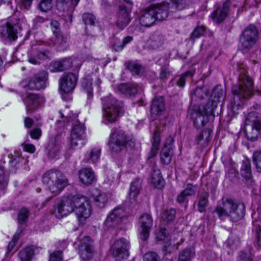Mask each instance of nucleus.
I'll return each instance as SVG.
<instances>
[{"label":"nucleus","instance_id":"338daca9","mask_svg":"<svg viewBox=\"0 0 261 261\" xmlns=\"http://www.w3.org/2000/svg\"><path fill=\"white\" fill-rule=\"evenodd\" d=\"M42 131L39 128H35L30 131L31 137L34 139H38L41 136Z\"/></svg>","mask_w":261,"mask_h":261},{"label":"nucleus","instance_id":"a19ab883","mask_svg":"<svg viewBox=\"0 0 261 261\" xmlns=\"http://www.w3.org/2000/svg\"><path fill=\"white\" fill-rule=\"evenodd\" d=\"M224 93L223 89L220 86H217L213 89L210 98L218 103L223 98Z\"/></svg>","mask_w":261,"mask_h":261},{"label":"nucleus","instance_id":"5701e85b","mask_svg":"<svg viewBox=\"0 0 261 261\" xmlns=\"http://www.w3.org/2000/svg\"><path fill=\"white\" fill-rule=\"evenodd\" d=\"M101 83V80L95 75L92 76L88 75L84 77L82 81V86L86 90L89 97L92 96L93 84L96 87L97 91L100 90V85Z\"/></svg>","mask_w":261,"mask_h":261},{"label":"nucleus","instance_id":"e2e57ef3","mask_svg":"<svg viewBox=\"0 0 261 261\" xmlns=\"http://www.w3.org/2000/svg\"><path fill=\"white\" fill-rule=\"evenodd\" d=\"M204 28L202 27H198L195 28L191 35L192 39L198 38L204 34Z\"/></svg>","mask_w":261,"mask_h":261},{"label":"nucleus","instance_id":"412c9836","mask_svg":"<svg viewBox=\"0 0 261 261\" xmlns=\"http://www.w3.org/2000/svg\"><path fill=\"white\" fill-rule=\"evenodd\" d=\"M169 4L165 2L149 6L151 7L156 21H162L168 17L169 13Z\"/></svg>","mask_w":261,"mask_h":261},{"label":"nucleus","instance_id":"ea45409f","mask_svg":"<svg viewBox=\"0 0 261 261\" xmlns=\"http://www.w3.org/2000/svg\"><path fill=\"white\" fill-rule=\"evenodd\" d=\"M101 149L99 148H93L90 152L86 155V158L88 162L95 163L97 162L100 158Z\"/></svg>","mask_w":261,"mask_h":261},{"label":"nucleus","instance_id":"ddd939ff","mask_svg":"<svg viewBox=\"0 0 261 261\" xmlns=\"http://www.w3.org/2000/svg\"><path fill=\"white\" fill-rule=\"evenodd\" d=\"M77 76L72 73L64 74L59 82L60 89L65 93L71 92L76 85Z\"/></svg>","mask_w":261,"mask_h":261},{"label":"nucleus","instance_id":"e433bc0d","mask_svg":"<svg viewBox=\"0 0 261 261\" xmlns=\"http://www.w3.org/2000/svg\"><path fill=\"white\" fill-rule=\"evenodd\" d=\"M118 89L122 93L129 96L136 94L138 91L136 86L127 84L119 85Z\"/></svg>","mask_w":261,"mask_h":261},{"label":"nucleus","instance_id":"4d7b16f0","mask_svg":"<svg viewBox=\"0 0 261 261\" xmlns=\"http://www.w3.org/2000/svg\"><path fill=\"white\" fill-rule=\"evenodd\" d=\"M143 261H161L159 255L155 252H150L144 256Z\"/></svg>","mask_w":261,"mask_h":261},{"label":"nucleus","instance_id":"6e6d98bb","mask_svg":"<svg viewBox=\"0 0 261 261\" xmlns=\"http://www.w3.org/2000/svg\"><path fill=\"white\" fill-rule=\"evenodd\" d=\"M83 21L86 25H93L95 23V18L93 15L90 13H85L82 16Z\"/></svg>","mask_w":261,"mask_h":261},{"label":"nucleus","instance_id":"0e129e2a","mask_svg":"<svg viewBox=\"0 0 261 261\" xmlns=\"http://www.w3.org/2000/svg\"><path fill=\"white\" fill-rule=\"evenodd\" d=\"M50 26L53 33L55 35L60 34V24L57 20H51L50 22Z\"/></svg>","mask_w":261,"mask_h":261},{"label":"nucleus","instance_id":"f257e3e1","mask_svg":"<svg viewBox=\"0 0 261 261\" xmlns=\"http://www.w3.org/2000/svg\"><path fill=\"white\" fill-rule=\"evenodd\" d=\"M222 203L223 206H217L213 211L220 219L224 220L228 218L232 222H237L244 216L245 208L243 204L238 203L231 199L223 200Z\"/></svg>","mask_w":261,"mask_h":261},{"label":"nucleus","instance_id":"b1692460","mask_svg":"<svg viewBox=\"0 0 261 261\" xmlns=\"http://www.w3.org/2000/svg\"><path fill=\"white\" fill-rule=\"evenodd\" d=\"M230 2L226 1L222 6L218 7L212 14L211 17L214 21L219 23L227 16L229 10Z\"/></svg>","mask_w":261,"mask_h":261},{"label":"nucleus","instance_id":"72a5a7b5","mask_svg":"<svg viewBox=\"0 0 261 261\" xmlns=\"http://www.w3.org/2000/svg\"><path fill=\"white\" fill-rule=\"evenodd\" d=\"M212 129L210 128L203 130L196 139V142L201 147H205L208 145L210 140V137L212 133Z\"/></svg>","mask_w":261,"mask_h":261},{"label":"nucleus","instance_id":"de8ad7c7","mask_svg":"<svg viewBox=\"0 0 261 261\" xmlns=\"http://www.w3.org/2000/svg\"><path fill=\"white\" fill-rule=\"evenodd\" d=\"M114 244L117 246V248L119 247L120 249L129 251L130 248V243L126 239L120 238L115 241Z\"/></svg>","mask_w":261,"mask_h":261},{"label":"nucleus","instance_id":"39448f33","mask_svg":"<svg viewBox=\"0 0 261 261\" xmlns=\"http://www.w3.org/2000/svg\"><path fill=\"white\" fill-rule=\"evenodd\" d=\"M134 145L132 138L125 132L114 129L111 134L109 146L111 152L116 154L124 149L127 145Z\"/></svg>","mask_w":261,"mask_h":261},{"label":"nucleus","instance_id":"20e7f679","mask_svg":"<svg viewBox=\"0 0 261 261\" xmlns=\"http://www.w3.org/2000/svg\"><path fill=\"white\" fill-rule=\"evenodd\" d=\"M103 121L105 124L117 121L121 103L111 95L102 99Z\"/></svg>","mask_w":261,"mask_h":261},{"label":"nucleus","instance_id":"37998d69","mask_svg":"<svg viewBox=\"0 0 261 261\" xmlns=\"http://www.w3.org/2000/svg\"><path fill=\"white\" fill-rule=\"evenodd\" d=\"M34 250L31 247H27L19 252V256L21 261H30L32 258Z\"/></svg>","mask_w":261,"mask_h":261},{"label":"nucleus","instance_id":"c03bdc74","mask_svg":"<svg viewBox=\"0 0 261 261\" xmlns=\"http://www.w3.org/2000/svg\"><path fill=\"white\" fill-rule=\"evenodd\" d=\"M172 150L167 148H163L160 153L161 161L164 164H169L172 159Z\"/></svg>","mask_w":261,"mask_h":261},{"label":"nucleus","instance_id":"680f3d73","mask_svg":"<svg viewBox=\"0 0 261 261\" xmlns=\"http://www.w3.org/2000/svg\"><path fill=\"white\" fill-rule=\"evenodd\" d=\"M19 234L18 233L15 234L14 236L12 241L9 242L8 245L7 251L6 252L7 256H8L9 254L11 252V250H13V249L15 246L16 242L19 239Z\"/></svg>","mask_w":261,"mask_h":261},{"label":"nucleus","instance_id":"49530a36","mask_svg":"<svg viewBox=\"0 0 261 261\" xmlns=\"http://www.w3.org/2000/svg\"><path fill=\"white\" fill-rule=\"evenodd\" d=\"M194 255V252L192 249H185L179 253L177 261H190Z\"/></svg>","mask_w":261,"mask_h":261},{"label":"nucleus","instance_id":"2eb2a0df","mask_svg":"<svg viewBox=\"0 0 261 261\" xmlns=\"http://www.w3.org/2000/svg\"><path fill=\"white\" fill-rule=\"evenodd\" d=\"M125 217L124 209L121 207H117L108 215L105 225L108 227H114L119 224Z\"/></svg>","mask_w":261,"mask_h":261},{"label":"nucleus","instance_id":"cd10ccee","mask_svg":"<svg viewBox=\"0 0 261 261\" xmlns=\"http://www.w3.org/2000/svg\"><path fill=\"white\" fill-rule=\"evenodd\" d=\"M241 173L247 185H251L253 181L252 178L251 163L249 160H245L243 161Z\"/></svg>","mask_w":261,"mask_h":261},{"label":"nucleus","instance_id":"8fccbe9b","mask_svg":"<svg viewBox=\"0 0 261 261\" xmlns=\"http://www.w3.org/2000/svg\"><path fill=\"white\" fill-rule=\"evenodd\" d=\"M253 162L258 172H261V151H256L253 154Z\"/></svg>","mask_w":261,"mask_h":261},{"label":"nucleus","instance_id":"603ef678","mask_svg":"<svg viewBox=\"0 0 261 261\" xmlns=\"http://www.w3.org/2000/svg\"><path fill=\"white\" fill-rule=\"evenodd\" d=\"M175 211L173 209L165 211L162 214V218L163 220L167 222L172 221L175 218Z\"/></svg>","mask_w":261,"mask_h":261},{"label":"nucleus","instance_id":"4be33fe9","mask_svg":"<svg viewBox=\"0 0 261 261\" xmlns=\"http://www.w3.org/2000/svg\"><path fill=\"white\" fill-rule=\"evenodd\" d=\"M130 10L125 6H121L116 14V24L120 29H123L130 21L129 15Z\"/></svg>","mask_w":261,"mask_h":261},{"label":"nucleus","instance_id":"9b49d317","mask_svg":"<svg viewBox=\"0 0 261 261\" xmlns=\"http://www.w3.org/2000/svg\"><path fill=\"white\" fill-rule=\"evenodd\" d=\"M46 80V72L42 71L34 75L30 80H22L20 85L26 89L39 90L45 88Z\"/></svg>","mask_w":261,"mask_h":261},{"label":"nucleus","instance_id":"c9c22d12","mask_svg":"<svg viewBox=\"0 0 261 261\" xmlns=\"http://www.w3.org/2000/svg\"><path fill=\"white\" fill-rule=\"evenodd\" d=\"M125 66L133 74L139 75L143 71L142 65L136 61H129L125 63Z\"/></svg>","mask_w":261,"mask_h":261},{"label":"nucleus","instance_id":"c85d7f7f","mask_svg":"<svg viewBox=\"0 0 261 261\" xmlns=\"http://www.w3.org/2000/svg\"><path fill=\"white\" fill-rule=\"evenodd\" d=\"M151 182L157 188L161 189L164 186V180L163 178L160 170L157 168L154 163L151 168Z\"/></svg>","mask_w":261,"mask_h":261},{"label":"nucleus","instance_id":"a211bd4d","mask_svg":"<svg viewBox=\"0 0 261 261\" xmlns=\"http://www.w3.org/2000/svg\"><path fill=\"white\" fill-rule=\"evenodd\" d=\"M139 224L141 228L140 238L141 240L145 241L149 237L150 229L153 224L152 217L148 214H143L140 217Z\"/></svg>","mask_w":261,"mask_h":261},{"label":"nucleus","instance_id":"bb28decb","mask_svg":"<svg viewBox=\"0 0 261 261\" xmlns=\"http://www.w3.org/2000/svg\"><path fill=\"white\" fill-rule=\"evenodd\" d=\"M79 176L81 182L89 186L95 179V174L91 168H83L79 171Z\"/></svg>","mask_w":261,"mask_h":261},{"label":"nucleus","instance_id":"09e8293b","mask_svg":"<svg viewBox=\"0 0 261 261\" xmlns=\"http://www.w3.org/2000/svg\"><path fill=\"white\" fill-rule=\"evenodd\" d=\"M252 217L253 226H260V224H261V208H258L256 211L254 212L252 214Z\"/></svg>","mask_w":261,"mask_h":261},{"label":"nucleus","instance_id":"69168bd1","mask_svg":"<svg viewBox=\"0 0 261 261\" xmlns=\"http://www.w3.org/2000/svg\"><path fill=\"white\" fill-rule=\"evenodd\" d=\"M8 181V176L6 174L4 168L0 167V185H7Z\"/></svg>","mask_w":261,"mask_h":261},{"label":"nucleus","instance_id":"13d9d810","mask_svg":"<svg viewBox=\"0 0 261 261\" xmlns=\"http://www.w3.org/2000/svg\"><path fill=\"white\" fill-rule=\"evenodd\" d=\"M62 251L58 250L50 253L49 261H62Z\"/></svg>","mask_w":261,"mask_h":261},{"label":"nucleus","instance_id":"58836bf2","mask_svg":"<svg viewBox=\"0 0 261 261\" xmlns=\"http://www.w3.org/2000/svg\"><path fill=\"white\" fill-rule=\"evenodd\" d=\"M141 189V181L139 179H135L131 183L129 190V197L135 200L136 197L139 194Z\"/></svg>","mask_w":261,"mask_h":261},{"label":"nucleus","instance_id":"4468645a","mask_svg":"<svg viewBox=\"0 0 261 261\" xmlns=\"http://www.w3.org/2000/svg\"><path fill=\"white\" fill-rule=\"evenodd\" d=\"M18 29H20L18 25L7 22L0 25V37L4 39L14 41L17 38Z\"/></svg>","mask_w":261,"mask_h":261},{"label":"nucleus","instance_id":"aec40b11","mask_svg":"<svg viewBox=\"0 0 261 261\" xmlns=\"http://www.w3.org/2000/svg\"><path fill=\"white\" fill-rule=\"evenodd\" d=\"M140 24L144 27L152 26L156 21L152 12L151 7L148 6L140 11L139 17Z\"/></svg>","mask_w":261,"mask_h":261},{"label":"nucleus","instance_id":"bf43d9fd","mask_svg":"<svg viewBox=\"0 0 261 261\" xmlns=\"http://www.w3.org/2000/svg\"><path fill=\"white\" fill-rule=\"evenodd\" d=\"M196 189L197 186L189 184L182 191L187 196H189L194 195L196 193Z\"/></svg>","mask_w":261,"mask_h":261},{"label":"nucleus","instance_id":"f3484780","mask_svg":"<svg viewBox=\"0 0 261 261\" xmlns=\"http://www.w3.org/2000/svg\"><path fill=\"white\" fill-rule=\"evenodd\" d=\"M190 116L197 129L203 127L208 122V116L206 115L199 107H194L190 112Z\"/></svg>","mask_w":261,"mask_h":261},{"label":"nucleus","instance_id":"2f4dec72","mask_svg":"<svg viewBox=\"0 0 261 261\" xmlns=\"http://www.w3.org/2000/svg\"><path fill=\"white\" fill-rule=\"evenodd\" d=\"M110 253L116 260L121 261L127 259L129 255V251L120 249L115 244H113L110 248Z\"/></svg>","mask_w":261,"mask_h":261},{"label":"nucleus","instance_id":"6e6552de","mask_svg":"<svg viewBox=\"0 0 261 261\" xmlns=\"http://www.w3.org/2000/svg\"><path fill=\"white\" fill-rule=\"evenodd\" d=\"M258 30L253 24H250L242 32L240 37V48L243 51L250 49L256 42Z\"/></svg>","mask_w":261,"mask_h":261},{"label":"nucleus","instance_id":"a878e982","mask_svg":"<svg viewBox=\"0 0 261 261\" xmlns=\"http://www.w3.org/2000/svg\"><path fill=\"white\" fill-rule=\"evenodd\" d=\"M164 41L162 35L159 32H154L151 35L147 42V47L150 49H158L162 46Z\"/></svg>","mask_w":261,"mask_h":261},{"label":"nucleus","instance_id":"f03ea898","mask_svg":"<svg viewBox=\"0 0 261 261\" xmlns=\"http://www.w3.org/2000/svg\"><path fill=\"white\" fill-rule=\"evenodd\" d=\"M42 182L55 195L59 194L68 185V179L61 171L50 170L42 176Z\"/></svg>","mask_w":261,"mask_h":261},{"label":"nucleus","instance_id":"7c9ffc66","mask_svg":"<svg viewBox=\"0 0 261 261\" xmlns=\"http://www.w3.org/2000/svg\"><path fill=\"white\" fill-rule=\"evenodd\" d=\"M55 45L57 49L59 51L65 50L68 47L69 37L68 35H64L59 34L55 35Z\"/></svg>","mask_w":261,"mask_h":261},{"label":"nucleus","instance_id":"a18cd8bd","mask_svg":"<svg viewBox=\"0 0 261 261\" xmlns=\"http://www.w3.org/2000/svg\"><path fill=\"white\" fill-rule=\"evenodd\" d=\"M209 194L207 192H204L202 193L199 197L198 210L200 212L204 211L205 207L207 205L208 202V198Z\"/></svg>","mask_w":261,"mask_h":261},{"label":"nucleus","instance_id":"052dcab7","mask_svg":"<svg viewBox=\"0 0 261 261\" xmlns=\"http://www.w3.org/2000/svg\"><path fill=\"white\" fill-rule=\"evenodd\" d=\"M49 69L52 72H61L63 71L60 61L51 62L49 66Z\"/></svg>","mask_w":261,"mask_h":261},{"label":"nucleus","instance_id":"0eeeda50","mask_svg":"<svg viewBox=\"0 0 261 261\" xmlns=\"http://www.w3.org/2000/svg\"><path fill=\"white\" fill-rule=\"evenodd\" d=\"M74 211L79 222L84 223L91 213L90 201L84 196H74Z\"/></svg>","mask_w":261,"mask_h":261},{"label":"nucleus","instance_id":"393cba45","mask_svg":"<svg viewBox=\"0 0 261 261\" xmlns=\"http://www.w3.org/2000/svg\"><path fill=\"white\" fill-rule=\"evenodd\" d=\"M165 110L164 99L162 96H158L152 100L150 112L152 116L160 115Z\"/></svg>","mask_w":261,"mask_h":261},{"label":"nucleus","instance_id":"473e14b6","mask_svg":"<svg viewBox=\"0 0 261 261\" xmlns=\"http://www.w3.org/2000/svg\"><path fill=\"white\" fill-rule=\"evenodd\" d=\"M48 53L45 51L34 50L29 58V62L33 64L40 63V61L45 60L48 58Z\"/></svg>","mask_w":261,"mask_h":261},{"label":"nucleus","instance_id":"5fc2aeb1","mask_svg":"<svg viewBox=\"0 0 261 261\" xmlns=\"http://www.w3.org/2000/svg\"><path fill=\"white\" fill-rule=\"evenodd\" d=\"M29 212L28 209L22 208L19 212L18 216V221L19 223L23 224L25 222L29 217Z\"/></svg>","mask_w":261,"mask_h":261},{"label":"nucleus","instance_id":"423d86ee","mask_svg":"<svg viewBox=\"0 0 261 261\" xmlns=\"http://www.w3.org/2000/svg\"><path fill=\"white\" fill-rule=\"evenodd\" d=\"M244 129L248 140L251 141L257 140L261 130V123L259 118L255 113H250L246 118Z\"/></svg>","mask_w":261,"mask_h":261},{"label":"nucleus","instance_id":"7ed1b4c3","mask_svg":"<svg viewBox=\"0 0 261 261\" xmlns=\"http://www.w3.org/2000/svg\"><path fill=\"white\" fill-rule=\"evenodd\" d=\"M253 83L250 77L241 74L239 76V84L232 89L234 95L232 103L234 106H240L244 99L250 98L253 94Z\"/></svg>","mask_w":261,"mask_h":261},{"label":"nucleus","instance_id":"9d476101","mask_svg":"<svg viewBox=\"0 0 261 261\" xmlns=\"http://www.w3.org/2000/svg\"><path fill=\"white\" fill-rule=\"evenodd\" d=\"M74 196L58 200L54 205V213L58 218H62L74 211Z\"/></svg>","mask_w":261,"mask_h":261},{"label":"nucleus","instance_id":"3c124183","mask_svg":"<svg viewBox=\"0 0 261 261\" xmlns=\"http://www.w3.org/2000/svg\"><path fill=\"white\" fill-rule=\"evenodd\" d=\"M172 5L175 7L176 10L180 11L188 8L190 3L187 0H177L174 2Z\"/></svg>","mask_w":261,"mask_h":261},{"label":"nucleus","instance_id":"774afa93","mask_svg":"<svg viewBox=\"0 0 261 261\" xmlns=\"http://www.w3.org/2000/svg\"><path fill=\"white\" fill-rule=\"evenodd\" d=\"M63 71L72 67V62L70 58H66L60 61Z\"/></svg>","mask_w":261,"mask_h":261},{"label":"nucleus","instance_id":"6ab92c4d","mask_svg":"<svg viewBox=\"0 0 261 261\" xmlns=\"http://www.w3.org/2000/svg\"><path fill=\"white\" fill-rule=\"evenodd\" d=\"M92 241L88 236L84 237L79 246V254L84 260H87L92 257L93 255Z\"/></svg>","mask_w":261,"mask_h":261},{"label":"nucleus","instance_id":"f704fd0d","mask_svg":"<svg viewBox=\"0 0 261 261\" xmlns=\"http://www.w3.org/2000/svg\"><path fill=\"white\" fill-rule=\"evenodd\" d=\"M218 103L214 101L210 98L208 101L205 106H199L201 108L202 112H203L206 115L208 116H212L213 118H214V111L217 107Z\"/></svg>","mask_w":261,"mask_h":261},{"label":"nucleus","instance_id":"4c0bfd02","mask_svg":"<svg viewBox=\"0 0 261 261\" xmlns=\"http://www.w3.org/2000/svg\"><path fill=\"white\" fill-rule=\"evenodd\" d=\"M141 189V181L139 179H135L131 183L129 190V197L135 200L136 197L139 194Z\"/></svg>","mask_w":261,"mask_h":261},{"label":"nucleus","instance_id":"f8f14e48","mask_svg":"<svg viewBox=\"0 0 261 261\" xmlns=\"http://www.w3.org/2000/svg\"><path fill=\"white\" fill-rule=\"evenodd\" d=\"M27 113H32L44 102L43 97L37 94L27 93L23 98Z\"/></svg>","mask_w":261,"mask_h":261},{"label":"nucleus","instance_id":"dca6fc26","mask_svg":"<svg viewBox=\"0 0 261 261\" xmlns=\"http://www.w3.org/2000/svg\"><path fill=\"white\" fill-rule=\"evenodd\" d=\"M125 217L124 209L121 207H117L108 215L105 225L108 227H114L119 224Z\"/></svg>","mask_w":261,"mask_h":261},{"label":"nucleus","instance_id":"1a4fd4ad","mask_svg":"<svg viewBox=\"0 0 261 261\" xmlns=\"http://www.w3.org/2000/svg\"><path fill=\"white\" fill-rule=\"evenodd\" d=\"M86 141L87 136L85 126L79 122H76L71 131V147L73 149L78 146L82 147L86 144Z\"/></svg>","mask_w":261,"mask_h":261},{"label":"nucleus","instance_id":"c756f323","mask_svg":"<svg viewBox=\"0 0 261 261\" xmlns=\"http://www.w3.org/2000/svg\"><path fill=\"white\" fill-rule=\"evenodd\" d=\"M92 198L95 205L101 208L105 206L108 201L107 195L98 190H95L93 192Z\"/></svg>","mask_w":261,"mask_h":261},{"label":"nucleus","instance_id":"864d4df0","mask_svg":"<svg viewBox=\"0 0 261 261\" xmlns=\"http://www.w3.org/2000/svg\"><path fill=\"white\" fill-rule=\"evenodd\" d=\"M39 7L42 12H47L50 10L53 7V0H41Z\"/></svg>","mask_w":261,"mask_h":261},{"label":"nucleus","instance_id":"79ce46f5","mask_svg":"<svg viewBox=\"0 0 261 261\" xmlns=\"http://www.w3.org/2000/svg\"><path fill=\"white\" fill-rule=\"evenodd\" d=\"M208 91L206 87L196 88L192 93V99L197 101L204 98L207 96Z\"/></svg>","mask_w":261,"mask_h":261}]
</instances>
